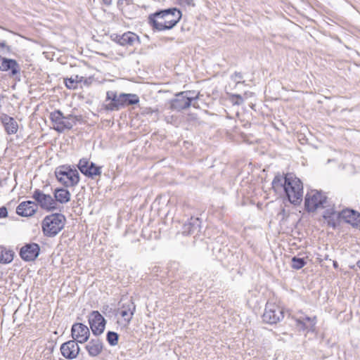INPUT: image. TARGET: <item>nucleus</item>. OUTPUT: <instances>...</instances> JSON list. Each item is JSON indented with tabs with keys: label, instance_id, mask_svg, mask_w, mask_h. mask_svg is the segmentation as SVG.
Here are the masks:
<instances>
[{
	"label": "nucleus",
	"instance_id": "nucleus-29",
	"mask_svg": "<svg viewBox=\"0 0 360 360\" xmlns=\"http://www.w3.org/2000/svg\"><path fill=\"white\" fill-rule=\"evenodd\" d=\"M84 77L79 75H75L74 77L66 78L64 79V83L66 87L69 89H75L77 88L78 83L83 81Z\"/></svg>",
	"mask_w": 360,
	"mask_h": 360
},
{
	"label": "nucleus",
	"instance_id": "nucleus-32",
	"mask_svg": "<svg viewBox=\"0 0 360 360\" xmlns=\"http://www.w3.org/2000/svg\"><path fill=\"white\" fill-rule=\"evenodd\" d=\"M307 262L304 258L293 257L291 259V267L294 269L299 270L306 265Z\"/></svg>",
	"mask_w": 360,
	"mask_h": 360
},
{
	"label": "nucleus",
	"instance_id": "nucleus-31",
	"mask_svg": "<svg viewBox=\"0 0 360 360\" xmlns=\"http://www.w3.org/2000/svg\"><path fill=\"white\" fill-rule=\"evenodd\" d=\"M118 8L122 11L123 15L127 18H132L135 14L136 8H132L131 6H117Z\"/></svg>",
	"mask_w": 360,
	"mask_h": 360
},
{
	"label": "nucleus",
	"instance_id": "nucleus-25",
	"mask_svg": "<svg viewBox=\"0 0 360 360\" xmlns=\"http://www.w3.org/2000/svg\"><path fill=\"white\" fill-rule=\"evenodd\" d=\"M119 110L127 105H133L139 103V97L135 94L121 93Z\"/></svg>",
	"mask_w": 360,
	"mask_h": 360
},
{
	"label": "nucleus",
	"instance_id": "nucleus-13",
	"mask_svg": "<svg viewBox=\"0 0 360 360\" xmlns=\"http://www.w3.org/2000/svg\"><path fill=\"white\" fill-rule=\"evenodd\" d=\"M39 252L40 247L37 243H28L21 248L20 256L24 261L31 262L39 256Z\"/></svg>",
	"mask_w": 360,
	"mask_h": 360
},
{
	"label": "nucleus",
	"instance_id": "nucleus-27",
	"mask_svg": "<svg viewBox=\"0 0 360 360\" xmlns=\"http://www.w3.org/2000/svg\"><path fill=\"white\" fill-rule=\"evenodd\" d=\"M199 226L198 218H191V221L186 223L183 226L182 233L184 235H190L195 232Z\"/></svg>",
	"mask_w": 360,
	"mask_h": 360
},
{
	"label": "nucleus",
	"instance_id": "nucleus-35",
	"mask_svg": "<svg viewBox=\"0 0 360 360\" xmlns=\"http://www.w3.org/2000/svg\"><path fill=\"white\" fill-rule=\"evenodd\" d=\"M117 6H131L132 8H136L137 6L134 4L133 0H118L117 1Z\"/></svg>",
	"mask_w": 360,
	"mask_h": 360
},
{
	"label": "nucleus",
	"instance_id": "nucleus-5",
	"mask_svg": "<svg viewBox=\"0 0 360 360\" xmlns=\"http://www.w3.org/2000/svg\"><path fill=\"white\" fill-rule=\"evenodd\" d=\"M57 180L65 187H74L79 181V174L76 169H72L70 166L61 165L55 170Z\"/></svg>",
	"mask_w": 360,
	"mask_h": 360
},
{
	"label": "nucleus",
	"instance_id": "nucleus-2",
	"mask_svg": "<svg viewBox=\"0 0 360 360\" xmlns=\"http://www.w3.org/2000/svg\"><path fill=\"white\" fill-rule=\"evenodd\" d=\"M65 217L60 213L46 216L42 221L41 228L44 234L48 237L56 236L64 227Z\"/></svg>",
	"mask_w": 360,
	"mask_h": 360
},
{
	"label": "nucleus",
	"instance_id": "nucleus-42",
	"mask_svg": "<svg viewBox=\"0 0 360 360\" xmlns=\"http://www.w3.org/2000/svg\"><path fill=\"white\" fill-rule=\"evenodd\" d=\"M6 47V44L5 41H2V42H0V49H3V48H5Z\"/></svg>",
	"mask_w": 360,
	"mask_h": 360
},
{
	"label": "nucleus",
	"instance_id": "nucleus-43",
	"mask_svg": "<svg viewBox=\"0 0 360 360\" xmlns=\"http://www.w3.org/2000/svg\"><path fill=\"white\" fill-rule=\"evenodd\" d=\"M333 266L335 269H337L338 267V264L336 261L333 262Z\"/></svg>",
	"mask_w": 360,
	"mask_h": 360
},
{
	"label": "nucleus",
	"instance_id": "nucleus-8",
	"mask_svg": "<svg viewBox=\"0 0 360 360\" xmlns=\"http://www.w3.org/2000/svg\"><path fill=\"white\" fill-rule=\"evenodd\" d=\"M32 198L35 200L37 207L47 212L60 210V207L54 198L49 194H45L39 189H35L32 194Z\"/></svg>",
	"mask_w": 360,
	"mask_h": 360
},
{
	"label": "nucleus",
	"instance_id": "nucleus-34",
	"mask_svg": "<svg viewBox=\"0 0 360 360\" xmlns=\"http://www.w3.org/2000/svg\"><path fill=\"white\" fill-rule=\"evenodd\" d=\"M231 97L233 105H242L244 102L243 96L240 94H233Z\"/></svg>",
	"mask_w": 360,
	"mask_h": 360
},
{
	"label": "nucleus",
	"instance_id": "nucleus-10",
	"mask_svg": "<svg viewBox=\"0 0 360 360\" xmlns=\"http://www.w3.org/2000/svg\"><path fill=\"white\" fill-rule=\"evenodd\" d=\"M77 167L84 175L92 179L101 174V167L96 166L86 158L81 159Z\"/></svg>",
	"mask_w": 360,
	"mask_h": 360
},
{
	"label": "nucleus",
	"instance_id": "nucleus-36",
	"mask_svg": "<svg viewBox=\"0 0 360 360\" xmlns=\"http://www.w3.org/2000/svg\"><path fill=\"white\" fill-rule=\"evenodd\" d=\"M80 120H81L80 116L73 115L72 114L65 116V120H68L70 122H74V125H75L77 122L79 121Z\"/></svg>",
	"mask_w": 360,
	"mask_h": 360
},
{
	"label": "nucleus",
	"instance_id": "nucleus-6",
	"mask_svg": "<svg viewBox=\"0 0 360 360\" xmlns=\"http://www.w3.org/2000/svg\"><path fill=\"white\" fill-rule=\"evenodd\" d=\"M198 98V95L194 96V92L192 91H183L176 95V98L171 102V108L177 111L189 108L193 105L194 108H198L195 100Z\"/></svg>",
	"mask_w": 360,
	"mask_h": 360
},
{
	"label": "nucleus",
	"instance_id": "nucleus-22",
	"mask_svg": "<svg viewBox=\"0 0 360 360\" xmlns=\"http://www.w3.org/2000/svg\"><path fill=\"white\" fill-rule=\"evenodd\" d=\"M85 348L91 356H97L103 350V343L98 338L91 339Z\"/></svg>",
	"mask_w": 360,
	"mask_h": 360
},
{
	"label": "nucleus",
	"instance_id": "nucleus-12",
	"mask_svg": "<svg viewBox=\"0 0 360 360\" xmlns=\"http://www.w3.org/2000/svg\"><path fill=\"white\" fill-rule=\"evenodd\" d=\"M71 335L73 338L72 340H75L77 343H84L89 338L90 331L86 325L81 323H76L72 326Z\"/></svg>",
	"mask_w": 360,
	"mask_h": 360
},
{
	"label": "nucleus",
	"instance_id": "nucleus-37",
	"mask_svg": "<svg viewBox=\"0 0 360 360\" xmlns=\"http://www.w3.org/2000/svg\"><path fill=\"white\" fill-rule=\"evenodd\" d=\"M231 79L234 81L236 84L241 83L240 81L243 79V75L241 72H235L231 77Z\"/></svg>",
	"mask_w": 360,
	"mask_h": 360
},
{
	"label": "nucleus",
	"instance_id": "nucleus-33",
	"mask_svg": "<svg viewBox=\"0 0 360 360\" xmlns=\"http://www.w3.org/2000/svg\"><path fill=\"white\" fill-rule=\"evenodd\" d=\"M106 340L110 345L115 346L118 343L119 335L113 331H108L106 335Z\"/></svg>",
	"mask_w": 360,
	"mask_h": 360
},
{
	"label": "nucleus",
	"instance_id": "nucleus-7",
	"mask_svg": "<svg viewBox=\"0 0 360 360\" xmlns=\"http://www.w3.org/2000/svg\"><path fill=\"white\" fill-rule=\"evenodd\" d=\"M284 318V309L274 302H267L262 315L264 322L276 324Z\"/></svg>",
	"mask_w": 360,
	"mask_h": 360
},
{
	"label": "nucleus",
	"instance_id": "nucleus-17",
	"mask_svg": "<svg viewBox=\"0 0 360 360\" xmlns=\"http://www.w3.org/2000/svg\"><path fill=\"white\" fill-rule=\"evenodd\" d=\"M342 219L354 227L360 226V213L352 209H345L340 212Z\"/></svg>",
	"mask_w": 360,
	"mask_h": 360
},
{
	"label": "nucleus",
	"instance_id": "nucleus-30",
	"mask_svg": "<svg viewBox=\"0 0 360 360\" xmlns=\"http://www.w3.org/2000/svg\"><path fill=\"white\" fill-rule=\"evenodd\" d=\"M285 180V176L283 177L280 174L276 175L272 181V188L276 192H278L281 188L284 190Z\"/></svg>",
	"mask_w": 360,
	"mask_h": 360
},
{
	"label": "nucleus",
	"instance_id": "nucleus-38",
	"mask_svg": "<svg viewBox=\"0 0 360 360\" xmlns=\"http://www.w3.org/2000/svg\"><path fill=\"white\" fill-rule=\"evenodd\" d=\"M8 216L7 208L4 206L0 207V218H4Z\"/></svg>",
	"mask_w": 360,
	"mask_h": 360
},
{
	"label": "nucleus",
	"instance_id": "nucleus-24",
	"mask_svg": "<svg viewBox=\"0 0 360 360\" xmlns=\"http://www.w3.org/2000/svg\"><path fill=\"white\" fill-rule=\"evenodd\" d=\"M1 122L4 126L6 131L8 134H14L18 131V125L13 117L7 115H4L1 117Z\"/></svg>",
	"mask_w": 360,
	"mask_h": 360
},
{
	"label": "nucleus",
	"instance_id": "nucleus-39",
	"mask_svg": "<svg viewBox=\"0 0 360 360\" xmlns=\"http://www.w3.org/2000/svg\"><path fill=\"white\" fill-rule=\"evenodd\" d=\"M180 1V4L184 6H193L194 4V0H179Z\"/></svg>",
	"mask_w": 360,
	"mask_h": 360
},
{
	"label": "nucleus",
	"instance_id": "nucleus-23",
	"mask_svg": "<svg viewBox=\"0 0 360 360\" xmlns=\"http://www.w3.org/2000/svg\"><path fill=\"white\" fill-rule=\"evenodd\" d=\"M135 309L136 306L134 303L129 300L127 303L122 304L120 309V314L127 323H129L133 317Z\"/></svg>",
	"mask_w": 360,
	"mask_h": 360
},
{
	"label": "nucleus",
	"instance_id": "nucleus-18",
	"mask_svg": "<svg viewBox=\"0 0 360 360\" xmlns=\"http://www.w3.org/2000/svg\"><path fill=\"white\" fill-rule=\"evenodd\" d=\"M121 98V94H117V91H108L106 93L105 101L110 103L105 105V110L109 111H118L120 106V101Z\"/></svg>",
	"mask_w": 360,
	"mask_h": 360
},
{
	"label": "nucleus",
	"instance_id": "nucleus-3",
	"mask_svg": "<svg viewBox=\"0 0 360 360\" xmlns=\"http://www.w3.org/2000/svg\"><path fill=\"white\" fill-rule=\"evenodd\" d=\"M284 191L288 200L294 205L301 202L303 195V185L300 179L285 176Z\"/></svg>",
	"mask_w": 360,
	"mask_h": 360
},
{
	"label": "nucleus",
	"instance_id": "nucleus-26",
	"mask_svg": "<svg viewBox=\"0 0 360 360\" xmlns=\"http://www.w3.org/2000/svg\"><path fill=\"white\" fill-rule=\"evenodd\" d=\"M71 194L70 191L63 188H57L53 192V198L58 204H65L70 200Z\"/></svg>",
	"mask_w": 360,
	"mask_h": 360
},
{
	"label": "nucleus",
	"instance_id": "nucleus-20",
	"mask_svg": "<svg viewBox=\"0 0 360 360\" xmlns=\"http://www.w3.org/2000/svg\"><path fill=\"white\" fill-rule=\"evenodd\" d=\"M323 217L327 221L328 225L333 229L342 220L340 212H336L333 207L326 209Z\"/></svg>",
	"mask_w": 360,
	"mask_h": 360
},
{
	"label": "nucleus",
	"instance_id": "nucleus-11",
	"mask_svg": "<svg viewBox=\"0 0 360 360\" xmlns=\"http://www.w3.org/2000/svg\"><path fill=\"white\" fill-rule=\"evenodd\" d=\"M89 323L94 335H99L103 333L106 321L98 311H91L89 316Z\"/></svg>",
	"mask_w": 360,
	"mask_h": 360
},
{
	"label": "nucleus",
	"instance_id": "nucleus-4",
	"mask_svg": "<svg viewBox=\"0 0 360 360\" xmlns=\"http://www.w3.org/2000/svg\"><path fill=\"white\" fill-rule=\"evenodd\" d=\"M305 210L314 212L318 209H324L330 207V202L328 197L321 191L312 190L308 192L304 200Z\"/></svg>",
	"mask_w": 360,
	"mask_h": 360
},
{
	"label": "nucleus",
	"instance_id": "nucleus-1",
	"mask_svg": "<svg viewBox=\"0 0 360 360\" xmlns=\"http://www.w3.org/2000/svg\"><path fill=\"white\" fill-rule=\"evenodd\" d=\"M181 16L180 10L170 8L150 14L148 16V22L153 29L158 31L170 30L179 22Z\"/></svg>",
	"mask_w": 360,
	"mask_h": 360
},
{
	"label": "nucleus",
	"instance_id": "nucleus-28",
	"mask_svg": "<svg viewBox=\"0 0 360 360\" xmlns=\"http://www.w3.org/2000/svg\"><path fill=\"white\" fill-rule=\"evenodd\" d=\"M14 252L3 246H0V263L8 264L13 259Z\"/></svg>",
	"mask_w": 360,
	"mask_h": 360
},
{
	"label": "nucleus",
	"instance_id": "nucleus-14",
	"mask_svg": "<svg viewBox=\"0 0 360 360\" xmlns=\"http://www.w3.org/2000/svg\"><path fill=\"white\" fill-rule=\"evenodd\" d=\"M62 355L68 359H72L77 357L79 352V347L75 340H69L60 347Z\"/></svg>",
	"mask_w": 360,
	"mask_h": 360
},
{
	"label": "nucleus",
	"instance_id": "nucleus-9",
	"mask_svg": "<svg viewBox=\"0 0 360 360\" xmlns=\"http://www.w3.org/2000/svg\"><path fill=\"white\" fill-rule=\"evenodd\" d=\"M49 117L53 124V129L58 132L61 133L65 129H71L74 126V122L65 120V116L60 110L51 112Z\"/></svg>",
	"mask_w": 360,
	"mask_h": 360
},
{
	"label": "nucleus",
	"instance_id": "nucleus-16",
	"mask_svg": "<svg viewBox=\"0 0 360 360\" xmlns=\"http://www.w3.org/2000/svg\"><path fill=\"white\" fill-rule=\"evenodd\" d=\"M296 322V327L299 330L302 331H314L316 323V316H301L295 319Z\"/></svg>",
	"mask_w": 360,
	"mask_h": 360
},
{
	"label": "nucleus",
	"instance_id": "nucleus-15",
	"mask_svg": "<svg viewBox=\"0 0 360 360\" xmlns=\"http://www.w3.org/2000/svg\"><path fill=\"white\" fill-rule=\"evenodd\" d=\"M37 211V205L35 202L27 200L20 202L17 208L16 213L22 217H31Z\"/></svg>",
	"mask_w": 360,
	"mask_h": 360
},
{
	"label": "nucleus",
	"instance_id": "nucleus-19",
	"mask_svg": "<svg viewBox=\"0 0 360 360\" xmlns=\"http://www.w3.org/2000/svg\"><path fill=\"white\" fill-rule=\"evenodd\" d=\"M114 40L121 46H134L136 42L139 43V37L131 32H125L122 35H117Z\"/></svg>",
	"mask_w": 360,
	"mask_h": 360
},
{
	"label": "nucleus",
	"instance_id": "nucleus-40",
	"mask_svg": "<svg viewBox=\"0 0 360 360\" xmlns=\"http://www.w3.org/2000/svg\"><path fill=\"white\" fill-rule=\"evenodd\" d=\"M155 112H158V110H153L150 108H146L143 110V113L144 114H152Z\"/></svg>",
	"mask_w": 360,
	"mask_h": 360
},
{
	"label": "nucleus",
	"instance_id": "nucleus-41",
	"mask_svg": "<svg viewBox=\"0 0 360 360\" xmlns=\"http://www.w3.org/2000/svg\"><path fill=\"white\" fill-rule=\"evenodd\" d=\"M103 1V3L105 5V6H110L112 4V0H102Z\"/></svg>",
	"mask_w": 360,
	"mask_h": 360
},
{
	"label": "nucleus",
	"instance_id": "nucleus-44",
	"mask_svg": "<svg viewBox=\"0 0 360 360\" xmlns=\"http://www.w3.org/2000/svg\"><path fill=\"white\" fill-rule=\"evenodd\" d=\"M356 265L360 269V260L356 262Z\"/></svg>",
	"mask_w": 360,
	"mask_h": 360
},
{
	"label": "nucleus",
	"instance_id": "nucleus-21",
	"mask_svg": "<svg viewBox=\"0 0 360 360\" xmlns=\"http://www.w3.org/2000/svg\"><path fill=\"white\" fill-rule=\"evenodd\" d=\"M0 63V70L1 71L11 70L12 75H15L20 72L19 65L14 59L1 58Z\"/></svg>",
	"mask_w": 360,
	"mask_h": 360
}]
</instances>
